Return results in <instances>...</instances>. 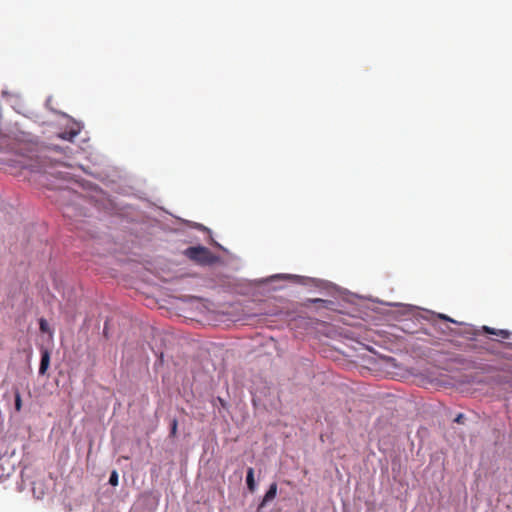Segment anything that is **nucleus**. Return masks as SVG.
Listing matches in <instances>:
<instances>
[{
  "mask_svg": "<svg viewBox=\"0 0 512 512\" xmlns=\"http://www.w3.org/2000/svg\"><path fill=\"white\" fill-rule=\"evenodd\" d=\"M109 483L112 485V486H117L118 485V473L117 471H112L110 477H109Z\"/></svg>",
  "mask_w": 512,
  "mask_h": 512,
  "instance_id": "obj_9",
  "label": "nucleus"
},
{
  "mask_svg": "<svg viewBox=\"0 0 512 512\" xmlns=\"http://www.w3.org/2000/svg\"><path fill=\"white\" fill-rule=\"evenodd\" d=\"M497 336H500L503 339H507L509 338L510 333L507 330H497Z\"/></svg>",
  "mask_w": 512,
  "mask_h": 512,
  "instance_id": "obj_11",
  "label": "nucleus"
},
{
  "mask_svg": "<svg viewBox=\"0 0 512 512\" xmlns=\"http://www.w3.org/2000/svg\"><path fill=\"white\" fill-rule=\"evenodd\" d=\"M3 141H5V139H0V142H3Z\"/></svg>",
  "mask_w": 512,
  "mask_h": 512,
  "instance_id": "obj_14",
  "label": "nucleus"
},
{
  "mask_svg": "<svg viewBox=\"0 0 512 512\" xmlns=\"http://www.w3.org/2000/svg\"><path fill=\"white\" fill-rule=\"evenodd\" d=\"M79 134V129L65 130L58 134V137L62 140L72 142L74 138Z\"/></svg>",
  "mask_w": 512,
  "mask_h": 512,
  "instance_id": "obj_6",
  "label": "nucleus"
},
{
  "mask_svg": "<svg viewBox=\"0 0 512 512\" xmlns=\"http://www.w3.org/2000/svg\"><path fill=\"white\" fill-rule=\"evenodd\" d=\"M177 426H178V421L176 419H173L172 422H171V429H170V436L171 437H175L176 436Z\"/></svg>",
  "mask_w": 512,
  "mask_h": 512,
  "instance_id": "obj_10",
  "label": "nucleus"
},
{
  "mask_svg": "<svg viewBox=\"0 0 512 512\" xmlns=\"http://www.w3.org/2000/svg\"><path fill=\"white\" fill-rule=\"evenodd\" d=\"M50 365V353L47 349L41 350V361L39 366V374L45 375Z\"/></svg>",
  "mask_w": 512,
  "mask_h": 512,
  "instance_id": "obj_4",
  "label": "nucleus"
},
{
  "mask_svg": "<svg viewBox=\"0 0 512 512\" xmlns=\"http://www.w3.org/2000/svg\"><path fill=\"white\" fill-rule=\"evenodd\" d=\"M39 328H40V331L43 332V333H48L50 332V329H49V324L48 322L41 318L40 321H39Z\"/></svg>",
  "mask_w": 512,
  "mask_h": 512,
  "instance_id": "obj_8",
  "label": "nucleus"
},
{
  "mask_svg": "<svg viewBox=\"0 0 512 512\" xmlns=\"http://www.w3.org/2000/svg\"><path fill=\"white\" fill-rule=\"evenodd\" d=\"M15 469V463L12 459V455L8 453H0V481L8 478Z\"/></svg>",
  "mask_w": 512,
  "mask_h": 512,
  "instance_id": "obj_2",
  "label": "nucleus"
},
{
  "mask_svg": "<svg viewBox=\"0 0 512 512\" xmlns=\"http://www.w3.org/2000/svg\"><path fill=\"white\" fill-rule=\"evenodd\" d=\"M184 255L188 257L190 260L201 265L211 264L214 261L213 254L210 252L208 248L204 246L188 247L184 251Z\"/></svg>",
  "mask_w": 512,
  "mask_h": 512,
  "instance_id": "obj_1",
  "label": "nucleus"
},
{
  "mask_svg": "<svg viewBox=\"0 0 512 512\" xmlns=\"http://www.w3.org/2000/svg\"><path fill=\"white\" fill-rule=\"evenodd\" d=\"M277 483L276 482H273L270 486H269V489L268 491L265 493L261 503L259 504L258 508H257V512H261V509L269 502H271L272 500H274V498L276 497L277 495Z\"/></svg>",
  "mask_w": 512,
  "mask_h": 512,
  "instance_id": "obj_3",
  "label": "nucleus"
},
{
  "mask_svg": "<svg viewBox=\"0 0 512 512\" xmlns=\"http://www.w3.org/2000/svg\"><path fill=\"white\" fill-rule=\"evenodd\" d=\"M22 409V399L19 391L15 392V410L17 412L21 411Z\"/></svg>",
  "mask_w": 512,
  "mask_h": 512,
  "instance_id": "obj_7",
  "label": "nucleus"
},
{
  "mask_svg": "<svg viewBox=\"0 0 512 512\" xmlns=\"http://www.w3.org/2000/svg\"><path fill=\"white\" fill-rule=\"evenodd\" d=\"M483 330L488 333V334H493V335H497V330L494 329V328H490L488 326H484L483 327Z\"/></svg>",
  "mask_w": 512,
  "mask_h": 512,
  "instance_id": "obj_13",
  "label": "nucleus"
},
{
  "mask_svg": "<svg viewBox=\"0 0 512 512\" xmlns=\"http://www.w3.org/2000/svg\"><path fill=\"white\" fill-rule=\"evenodd\" d=\"M464 418H465L464 415L462 413H460L455 417L454 422L458 423V424H463Z\"/></svg>",
  "mask_w": 512,
  "mask_h": 512,
  "instance_id": "obj_12",
  "label": "nucleus"
},
{
  "mask_svg": "<svg viewBox=\"0 0 512 512\" xmlns=\"http://www.w3.org/2000/svg\"><path fill=\"white\" fill-rule=\"evenodd\" d=\"M246 483L248 490L254 493L256 491V482L254 479V469L252 467H249L247 470Z\"/></svg>",
  "mask_w": 512,
  "mask_h": 512,
  "instance_id": "obj_5",
  "label": "nucleus"
}]
</instances>
